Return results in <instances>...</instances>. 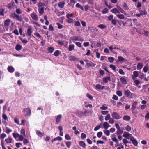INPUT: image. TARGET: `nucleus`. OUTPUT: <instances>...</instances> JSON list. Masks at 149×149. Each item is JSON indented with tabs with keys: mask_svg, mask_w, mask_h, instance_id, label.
Instances as JSON below:
<instances>
[{
	"mask_svg": "<svg viewBox=\"0 0 149 149\" xmlns=\"http://www.w3.org/2000/svg\"><path fill=\"white\" fill-rule=\"evenodd\" d=\"M12 135L15 139L18 138V140L19 141H22L23 140L24 137L22 135H20L17 133H14L12 134Z\"/></svg>",
	"mask_w": 149,
	"mask_h": 149,
	"instance_id": "nucleus-1",
	"label": "nucleus"
},
{
	"mask_svg": "<svg viewBox=\"0 0 149 149\" xmlns=\"http://www.w3.org/2000/svg\"><path fill=\"white\" fill-rule=\"evenodd\" d=\"M111 116L114 118L118 120L121 119L122 117L117 112H113L111 113Z\"/></svg>",
	"mask_w": 149,
	"mask_h": 149,
	"instance_id": "nucleus-2",
	"label": "nucleus"
},
{
	"mask_svg": "<svg viewBox=\"0 0 149 149\" xmlns=\"http://www.w3.org/2000/svg\"><path fill=\"white\" fill-rule=\"evenodd\" d=\"M24 113L26 116H30L31 114V111L29 108H26L24 110Z\"/></svg>",
	"mask_w": 149,
	"mask_h": 149,
	"instance_id": "nucleus-3",
	"label": "nucleus"
},
{
	"mask_svg": "<svg viewBox=\"0 0 149 149\" xmlns=\"http://www.w3.org/2000/svg\"><path fill=\"white\" fill-rule=\"evenodd\" d=\"M123 136L128 139H130L133 136H132V134H129V133L125 131L123 132Z\"/></svg>",
	"mask_w": 149,
	"mask_h": 149,
	"instance_id": "nucleus-4",
	"label": "nucleus"
},
{
	"mask_svg": "<svg viewBox=\"0 0 149 149\" xmlns=\"http://www.w3.org/2000/svg\"><path fill=\"white\" fill-rule=\"evenodd\" d=\"M71 40L74 41H84V39L80 36H74L71 38Z\"/></svg>",
	"mask_w": 149,
	"mask_h": 149,
	"instance_id": "nucleus-5",
	"label": "nucleus"
},
{
	"mask_svg": "<svg viewBox=\"0 0 149 149\" xmlns=\"http://www.w3.org/2000/svg\"><path fill=\"white\" fill-rule=\"evenodd\" d=\"M125 95L127 97H128L130 98H132V93L128 90L125 91L124 93Z\"/></svg>",
	"mask_w": 149,
	"mask_h": 149,
	"instance_id": "nucleus-6",
	"label": "nucleus"
},
{
	"mask_svg": "<svg viewBox=\"0 0 149 149\" xmlns=\"http://www.w3.org/2000/svg\"><path fill=\"white\" fill-rule=\"evenodd\" d=\"M118 10V13H122L124 14L125 15L127 16L128 17H129L127 16V14L126 13V12L125 10L123 9L120 6H117Z\"/></svg>",
	"mask_w": 149,
	"mask_h": 149,
	"instance_id": "nucleus-7",
	"label": "nucleus"
},
{
	"mask_svg": "<svg viewBox=\"0 0 149 149\" xmlns=\"http://www.w3.org/2000/svg\"><path fill=\"white\" fill-rule=\"evenodd\" d=\"M130 140L134 146H137L138 142L134 137H132Z\"/></svg>",
	"mask_w": 149,
	"mask_h": 149,
	"instance_id": "nucleus-8",
	"label": "nucleus"
},
{
	"mask_svg": "<svg viewBox=\"0 0 149 149\" xmlns=\"http://www.w3.org/2000/svg\"><path fill=\"white\" fill-rule=\"evenodd\" d=\"M102 125L103 126V128H104L105 129H107L109 127H111V125H109L107 122H104L102 123Z\"/></svg>",
	"mask_w": 149,
	"mask_h": 149,
	"instance_id": "nucleus-9",
	"label": "nucleus"
},
{
	"mask_svg": "<svg viewBox=\"0 0 149 149\" xmlns=\"http://www.w3.org/2000/svg\"><path fill=\"white\" fill-rule=\"evenodd\" d=\"M139 75L138 72L137 71H134L133 72V74L132 76V78L133 80H135Z\"/></svg>",
	"mask_w": 149,
	"mask_h": 149,
	"instance_id": "nucleus-10",
	"label": "nucleus"
},
{
	"mask_svg": "<svg viewBox=\"0 0 149 149\" xmlns=\"http://www.w3.org/2000/svg\"><path fill=\"white\" fill-rule=\"evenodd\" d=\"M62 117V115L59 114L56 116V121L57 124H58L61 120Z\"/></svg>",
	"mask_w": 149,
	"mask_h": 149,
	"instance_id": "nucleus-11",
	"label": "nucleus"
},
{
	"mask_svg": "<svg viewBox=\"0 0 149 149\" xmlns=\"http://www.w3.org/2000/svg\"><path fill=\"white\" fill-rule=\"evenodd\" d=\"M30 16L34 20L37 21L38 20V15L33 12L30 15Z\"/></svg>",
	"mask_w": 149,
	"mask_h": 149,
	"instance_id": "nucleus-12",
	"label": "nucleus"
},
{
	"mask_svg": "<svg viewBox=\"0 0 149 149\" xmlns=\"http://www.w3.org/2000/svg\"><path fill=\"white\" fill-rule=\"evenodd\" d=\"M13 139L11 137L8 136L7 138L5 139V142L7 144H10L12 143Z\"/></svg>",
	"mask_w": 149,
	"mask_h": 149,
	"instance_id": "nucleus-13",
	"label": "nucleus"
},
{
	"mask_svg": "<svg viewBox=\"0 0 149 149\" xmlns=\"http://www.w3.org/2000/svg\"><path fill=\"white\" fill-rule=\"evenodd\" d=\"M77 116L79 117H81L85 115V113L83 111H77L76 112Z\"/></svg>",
	"mask_w": 149,
	"mask_h": 149,
	"instance_id": "nucleus-14",
	"label": "nucleus"
},
{
	"mask_svg": "<svg viewBox=\"0 0 149 149\" xmlns=\"http://www.w3.org/2000/svg\"><path fill=\"white\" fill-rule=\"evenodd\" d=\"M111 140L117 143H118V140L116 138V135H112L111 136Z\"/></svg>",
	"mask_w": 149,
	"mask_h": 149,
	"instance_id": "nucleus-15",
	"label": "nucleus"
},
{
	"mask_svg": "<svg viewBox=\"0 0 149 149\" xmlns=\"http://www.w3.org/2000/svg\"><path fill=\"white\" fill-rule=\"evenodd\" d=\"M7 70L10 73L13 72L15 71L14 68L12 66H8L7 68Z\"/></svg>",
	"mask_w": 149,
	"mask_h": 149,
	"instance_id": "nucleus-16",
	"label": "nucleus"
},
{
	"mask_svg": "<svg viewBox=\"0 0 149 149\" xmlns=\"http://www.w3.org/2000/svg\"><path fill=\"white\" fill-rule=\"evenodd\" d=\"M104 88V86H102L99 84H97L96 85L95 88L97 90H98L99 89H103Z\"/></svg>",
	"mask_w": 149,
	"mask_h": 149,
	"instance_id": "nucleus-17",
	"label": "nucleus"
},
{
	"mask_svg": "<svg viewBox=\"0 0 149 149\" xmlns=\"http://www.w3.org/2000/svg\"><path fill=\"white\" fill-rule=\"evenodd\" d=\"M143 66V63L139 62V63L137 66V69L139 70H141Z\"/></svg>",
	"mask_w": 149,
	"mask_h": 149,
	"instance_id": "nucleus-18",
	"label": "nucleus"
},
{
	"mask_svg": "<svg viewBox=\"0 0 149 149\" xmlns=\"http://www.w3.org/2000/svg\"><path fill=\"white\" fill-rule=\"evenodd\" d=\"M33 28L32 27H29L27 30V34L29 36H31L32 33V30Z\"/></svg>",
	"mask_w": 149,
	"mask_h": 149,
	"instance_id": "nucleus-19",
	"label": "nucleus"
},
{
	"mask_svg": "<svg viewBox=\"0 0 149 149\" xmlns=\"http://www.w3.org/2000/svg\"><path fill=\"white\" fill-rule=\"evenodd\" d=\"M86 65L88 67H94L96 65L95 64H94L90 61L87 62L86 63Z\"/></svg>",
	"mask_w": 149,
	"mask_h": 149,
	"instance_id": "nucleus-20",
	"label": "nucleus"
},
{
	"mask_svg": "<svg viewBox=\"0 0 149 149\" xmlns=\"http://www.w3.org/2000/svg\"><path fill=\"white\" fill-rule=\"evenodd\" d=\"M11 20L10 19H8L5 20L4 21V25L7 27L10 24Z\"/></svg>",
	"mask_w": 149,
	"mask_h": 149,
	"instance_id": "nucleus-21",
	"label": "nucleus"
},
{
	"mask_svg": "<svg viewBox=\"0 0 149 149\" xmlns=\"http://www.w3.org/2000/svg\"><path fill=\"white\" fill-rule=\"evenodd\" d=\"M36 132L37 134L40 137H42L44 135V133L41 132L40 131L36 130Z\"/></svg>",
	"mask_w": 149,
	"mask_h": 149,
	"instance_id": "nucleus-22",
	"label": "nucleus"
},
{
	"mask_svg": "<svg viewBox=\"0 0 149 149\" xmlns=\"http://www.w3.org/2000/svg\"><path fill=\"white\" fill-rule=\"evenodd\" d=\"M110 79L111 78L109 77H107L103 78V81L105 83L108 82L110 80Z\"/></svg>",
	"mask_w": 149,
	"mask_h": 149,
	"instance_id": "nucleus-23",
	"label": "nucleus"
},
{
	"mask_svg": "<svg viewBox=\"0 0 149 149\" xmlns=\"http://www.w3.org/2000/svg\"><path fill=\"white\" fill-rule=\"evenodd\" d=\"M75 46L74 44H70L69 46L68 50L69 51H71L74 49Z\"/></svg>",
	"mask_w": 149,
	"mask_h": 149,
	"instance_id": "nucleus-24",
	"label": "nucleus"
},
{
	"mask_svg": "<svg viewBox=\"0 0 149 149\" xmlns=\"http://www.w3.org/2000/svg\"><path fill=\"white\" fill-rule=\"evenodd\" d=\"M13 16L17 20L21 21V18L19 15L16 14L15 13H14L13 14Z\"/></svg>",
	"mask_w": 149,
	"mask_h": 149,
	"instance_id": "nucleus-25",
	"label": "nucleus"
},
{
	"mask_svg": "<svg viewBox=\"0 0 149 149\" xmlns=\"http://www.w3.org/2000/svg\"><path fill=\"white\" fill-rule=\"evenodd\" d=\"M79 144L80 146L83 148H85L86 146L85 143L83 141H80L79 142Z\"/></svg>",
	"mask_w": 149,
	"mask_h": 149,
	"instance_id": "nucleus-26",
	"label": "nucleus"
},
{
	"mask_svg": "<svg viewBox=\"0 0 149 149\" xmlns=\"http://www.w3.org/2000/svg\"><path fill=\"white\" fill-rule=\"evenodd\" d=\"M22 48V46L19 44H17L16 45L15 49L17 51H19L21 50Z\"/></svg>",
	"mask_w": 149,
	"mask_h": 149,
	"instance_id": "nucleus-27",
	"label": "nucleus"
},
{
	"mask_svg": "<svg viewBox=\"0 0 149 149\" xmlns=\"http://www.w3.org/2000/svg\"><path fill=\"white\" fill-rule=\"evenodd\" d=\"M44 7H42L40 8H39L38 9V10L40 15H41L44 13Z\"/></svg>",
	"mask_w": 149,
	"mask_h": 149,
	"instance_id": "nucleus-28",
	"label": "nucleus"
},
{
	"mask_svg": "<svg viewBox=\"0 0 149 149\" xmlns=\"http://www.w3.org/2000/svg\"><path fill=\"white\" fill-rule=\"evenodd\" d=\"M123 6L124 9L125 10H128L129 9L128 6L125 3H124L123 4Z\"/></svg>",
	"mask_w": 149,
	"mask_h": 149,
	"instance_id": "nucleus-29",
	"label": "nucleus"
},
{
	"mask_svg": "<svg viewBox=\"0 0 149 149\" xmlns=\"http://www.w3.org/2000/svg\"><path fill=\"white\" fill-rule=\"evenodd\" d=\"M12 132V130L8 127H6L5 129V132L7 134H9Z\"/></svg>",
	"mask_w": 149,
	"mask_h": 149,
	"instance_id": "nucleus-30",
	"label": "nucleus"
},
{
	"mask_svg": "<svg viewBox=\"0 0 149 149\" xmlns=\"http://www.w3.org/2000/svg\"><path fill=\"white\" fill-rule=\"evenodd\" d=\"M111 12L114 14H116V13H118V8H115L111 10Z\"/></svg>",
	"mask_w": 149,
	"mask_h": 149,
	"instance_id": "nucleus-31",
	"label": "nucleus"
},
{
	"mask_svg": "<svg viewBox=\"0 0 149 149\" xmlns=\"http://www.w3.org/2000/svg\"><path fill=\"white\" fill-rule=\"evenodd\" d=\"M137 104V102L136 101H134L133 102L132 106V109L133 110L135 109L136 108V105Z\"/></svg>",
	"mask_w": 149,
	"mask_h": 149,
	"instance_id": "nucleus-32",
	"label": "nucleus"
},
{
	"mask_svg": "<svg viewBox=\"0 0 149 149\" xmlns=\"http://www.w3.org/2000/svg\"><path fill=\"white\" fill-rule=\"evenodd\" d=\"M116 16L120 19H123L125 18V16L122 14H120L116 15Z\"/></svg>",
	"mask_w": 149,
	"mask_h": 149,
	"instance_id": "nucleus-33",
	"label": "nucleus"
},
{
	"mask_svg": "<svg viewBox=\"0 0 149 149\" xmlns=\"http://www.w3.org/2000/svg\"><path fill=\"white\" fill-rule=\"evenodd\" d=\"M123 119L125 120L128 121L130 120V117L126 115L124 116Z\"/></svg>",
	"mask_w": 149,
	"mask_h": 149,
	"instance_id": "nucleus-34",
	"label": "nucleus"
},
{
	"mask_svg": "<svg viewBox=\"0 0 149 149\" xmlns=\"http://www.w3.org/2000/svg\"><path fill=\"white\" fill-rule=\"evenodd\" d=\"M121 82L123 84H126V79L123 77H122L120 78Z\"/></svg>",
	"mask_w": 149,
	"mask_h": 149,
	"instance_id": "nucleus-35",
	"label": "nucleus"
},
{
	"mask_svg": "<svg viewBox=\"0 0 149 149\" xmlns=\"http://www.w3.org/2000/svg\"><path fill=\"white\" fill-rule=\"evenodd\" d=\"M102 123H101L100 125H97L95 127L94 129V130L95 131H96L99 129L100 128H102V127L101 126L102 125Z\"/></svg>",
	"mask_w": 149,
	"mask_h": 149,
	"instance_id": "nucleus-36",
	"label": "nucleus"
},
{
	"mask_svg": "<svg viewBox=\"0 0 149 149\" xmlns=\"http://www.w3.org/2000/svg\"><path fill=\"white\" fill-rule=\"evenodd\" d=\"M21 135H22L24 137L26 135L25 131L24 129H22L20 131Z\"/></svg>",
	"mask_w": 149,
	"mask_h": 149,
	"instance_id": "nucleus-37",
	"label": "nucleus"
},
{
	"mask_svg": "<svg viewBox=\"0 0 149 149\" xmlns=\"http://www.w3.org/2000/svg\"><path fill=\"white\" fill-rule=\"evenodd\" d=\"M75 6L76 7L80 8L82 11H83L84 10L83 6L79 3H77Z\"/></svg>",
	"mask_w": 149,
	"mask_h": 149,
	"instance_id": "nucleus-38",
	"label": "nucleus"
},
{
	"mask_svg": "<svg viewBox=\"0 0 149 149\" xmlns=\"http://www.w3.org/2000/svg\"><path fill=\"white\" fill-rule=\"evenodd\" d=\"M65 5V3L64 2H60L58 4V6L60 8H63V7Z\"/></svg>",
	"mask_w": 149,
	"mask_h": 149,
	"instance_id": "nucleus-39",
	"label": "nucleus"
},
{
	"mask_svg": "<svg viewBox=\"0 0 149 149\" xmlns=\"http://www.w3.org/2000/svg\"><path fill=\"white\" fill-rule=\"evenodd\" d=\"M108 109V107L105 104L103 105L100 107V109L102 110H105Z\"/></svg>",
	"mask_w": 149,
	"mask_h": 149,
	"instance_id": "nucleus-40",
	"label": "nucleus"
},
{
	"mask_svg": "<svg viewBox=\"0 0 149 149\" xmlns=\"http://www.w3.org/2000/svg\"><path fill=\"white\" fill-rule=\"evenodd\" d=\"M98 27L100 29H102L104 28H105L106 27V26L104 24H101L98 25Z\"/></svg>",
	"mask_w": 149,
	"mask_h": 149,
	"instance_id": "nucleus-41",
	"label": "nucleus"
},
{
	"mask_svg": "<svg viewBox=\"0 0 149 149\" xmlns=\"http://www.w3.org/2000/svg\"><path fill=\"white\" fill-rule=\"evenodd\" d=\"M111 116L110 114H107V115L105 116V120L106 121L108 120H109Z\"/></svg>",
	"mask_w": 149,
	"mask_h": 149,
	"instance_id": "nucleus-42",
	"label": "nucleus"
},
{
	"mask_svg": "<svg viewBox=\"0 0 149 149\" xmlns=\"http://www.w3.org/2000/svg\"><path fill=\"white\" fill-rule=\"evenodd\" d=\"M123 132V130L120 129V128L117 130L116 134L118 135L119 134H121Z\"/></svg>",
	"mask_w": 149,
	"mask_h": 149,
	"instance_id": "nucleus-43",
	"label": "nucleus"
},
{
	"mask_svg": "<svg viewBox=\"0 0 149 149\" xmlns=\"http://www.w3.org/2000/svg\"><path fill=\"white\" fill-rule=\"evenodd\" d=\"M14 121L15 123H17V124L19 125H20L19 119L16 118H14Z\"/></svg>",
	"mask_w": 149,
	"mask_h": 149,
	"instance_id": "nucleus-44",
	"label": "nucleus"
},
{
	"mask_svg": "<svg viewBox=\"0 0 149 149\" xmlns=\"http://www.w3.org/2000/svg\"><path fill=\"white\" fill-rule=\"evenodd\" d=\"M48 50L49 53H52L54 51V48L52 47H49L48 48Z\"/></svg>",
	"mask_w": 149,
	"mask_h": 149,
	"instance_id": "nucleus-45",
	"label": "nucleus"
},
{
	"mask_svg": "<svg viewBox=\"0 0 149 149\" xmlns=\"http://www.w3.org/2000/svg\"><path fill=\"white\" fill-rule=\"evenodd\" d=\"M108 59L110 63H113V61L115 59V58L113 57H108Z\"/></svg>",
	"mask_w": 149,
	"mask_h": 149,
	"instance_id": "nucleus-46",
	"label": "nucleus"
},
{
	"mask_svg": "<svg viewBox=\"0 0 149 149\" xmlns=\"http://www.w3.org/2000/svg\"><path fill=\"white\" fill-rule=\"evenodd\" d=\"M125 130L126 131L130 132L131 130V127L129 125H127L125 127Z\"/></svg>",
	"mask_w": 149,
	"mask_h": 149,
	"instance_id": "nucleus-47",
	"label": "nucleus"
},
{
	"mask_svg": "<svg viewBox=\"0 0 149 149\" xmlns=\"http://www.w3.org/2000/svg\"><path fill=\"white\" fill-rule=\"evenodd\" d=\"M86 96L90 100H91L93 99V96L88 93H87L86 94Z\"/></svg>",
	"mask_w": 149,
	"mask_h": 149,
	"instance_id": "nucleus-48",
	"label": "nucleus"
},
{
	"mask_svg": "<svg viewBox=\"0 0 149 149\" xmlns=\"http://www.w3.org/2000/svg\"><path fill=\"white\" fill-rule=\"evenodd\" d=\"M65 143L68 148H70L71 145V142L70 141H68L66 142Z\"/></svg>",
	"mask_w": 149,
	"mask_h": 149,
	"instance_id": "nucleus-49",
	"label": "nucleus"
},
{
	"mask_svg": "<svg viewBox=\"0 0 149 149\" xmlns=\"http://www.w3.org/2000/svg\"><path fill=\"white\" fill-rule=\"evenodd\" d=\"M20 39L22 41V42L24 44H26L28 42V41L26 39H22L21 38H20Z\"/></svg>",
	"mask_w": 149,
	"mask_h": 149,
	"instance_id": "nucleus-50",
	"label": "nucleus"
},
{
	"mask_svg": "<svg viewBox=\"0 0 149 149\" xmlns=\"http://www.w3.org/2000/svg\"><path fill=\"white\" fill-rule=\"evenodd\" d=\"M45 4L42 2H40L38 4V7H44Z\"/></svg>",
	"mask_w": 149,
	"mask_h": 149,
	"instance_id": "nucleus-51",
	"label": "nucleus"
},
{
	"mask_svg": "<svg viewBox=\"0 0 149 149\" xmlns=\"http://www.w3.org/2000/svg\"><path fill=\"white\" fill-rule=\"evenodd\" d=\"M118 60L119 62H122L125 60V59L122 57L119 56L118 57Z\"/></svg>",
	"mask_w": 149,
	"mask_h": 149,
	"instance_id": "nucleus-52",
	"label": "nucleus"
},
{
	"mask_svg": "<svg viewBox=\"0 0 149 149\" xmlns=\"http://www.w3.org/2000/svg\"><path fill=\"white\" fill-rule=\"evenodd\" d=\"M59 54V51L58 50L56 51L54 53V55L56 56H58Z\"/></svg>",
	"mask_w": 149,
	"mask_h": 149,
	"instance_id": "nucleus-53",
	"label": "nucleus"
},
{
	"mask_svg": "<svg viewBox=\"0 0 149 149\" xmlns=\"http://www.w3.org/2000/svg\"><path fill=\"white\" fill-rule=\"evenodd\" d=\"M109 113L108 111H101V113L103 115H107Z\"/></svg>",
	"mask_w": 149,
	"mask_h": 149,
	"instance_id": "nucleus-54",
	"label": "nucleus"
},
{
	"mask_svg": "<svg viewBox=\"0 0 149 149\" xmlns=\"http://www.w3.org/2000/svg\"><path fill=\"white\" fill-rule=\"evenodd\" d=\"M116 94L120 97H121L122 95V92L120 91H117Z\"/></svg>",
	"mask_w": 149,
	"mask_h": 149,
	"instance_id": "nucleus-55",
	"label": "nucleus"
},
{
	"mask_svg": "<svg viewBox=\"0 0 149 149\" xmlns=\"http://www.w3.org/2000/svg\"><path fill=\"white\" fill-rule=\"evenodd\" d=\"M108 12V9L107 8H105L102 10V13L103 14H105L107 13Z\"/></svg>",
	"mask_w": 149,
	"mask_h": 149,
	"instance_id": "nucleus-56",
	"label": "nucleus"
},
{
	"mask_svg": "<svg viewBox=\"0 0 149 149\" xmlns=\"http://www.w3.org/2000/svg\"><path fill=\"white\" fill-rule=\"evenodd\" d=\"M2 118L5 120H8V118L6 114H4V113L2 115Z\"/></svg>",
	"mask_w": 149,
	"mask_h": 149,
	"instance_id": "nucleus-57",
	"label": "nucleus"
},
{
	"mask_svg": "<svg viewBox=\"0 0 149 149\" xmlns=\"http://www.w3.org/2000/svg\"><path fill=\"white\" fill-rule=\"evenodd\" d=\"M104 133L107 136L110 135V132L109 130H106L103 131Z\"/></svg>",
	"mask_w": 149,
	"mask_h": 149,
	"instance_id": "nucleus-58",
	"label": "nucleus"
},
{
	"mask_svg": "<svg viewBox=\"0 0 149 149\" xmlns=\"http://www.w3.org/2000/svg\"><path fill=\"white\" fill-rule=\"evenodd\" d=\"M68 19L67 21V22L69 23H72L73 22V20L72 19L69 18H68Z\"/></svg>",
	"mask_w": 149,
	"mask_h": 149,
	"instance_id": "nucleus-59",
	"label": "nucleus"
},
{
	"mask_svg": "<svg viewBox=\"0 0 149 149\" xmlns=\"http://www.w3.org/2000/svg\"><path fill=\"white\" fill-rule=\"evenodd\" d=\"M110 67L112 69V70L115 72L116 71V68L115 66L112 65H110Z\"/></svg>",
	"mask_w": 149,
	"mask_h": 149,
	"instance_id": "nucleus-60",
	"label": "nucleus"
},
{
	"mask_svg": "<svg viewBox=\"0 0 149 149\" xmlns=\"http://www.w3.org/2000/svg\"><path fill=\"white\" fill-rule=\"evenodd\" d=\"M65 139L67 140H70L71 139V138L70 135L68 134H66L65 136Z\"/></svg>",
	"mask_w": 149,
	"mask_h": 149,
	"instance_id": "nucleus-61",
	"label": "nucleus"
},
{
	"mask_svg": "<svg viewBox=\"0 0 149 149\" xmlns=\"http://www.w3.org/2000/svg\"><path fill=\"white\" fill-rule=\"evenodd\" d=\"M102 134V132H98L97 134V136L99 138H100L101 137Z\"/></svg>",
	"mask_w": 149,
	"mask_h": 149,
	"instance_id": "nucleus-62",
	"label": "nucleus"
},
{
	"mask_svg": "<svg viewBox=\"0 0 149 149\" xmlns=\"http://www.w3.org/2000/svg\"><path fill=\"white\" fill-rule=\"evenodd\" d=\"M6 135L4 133H3L1 135V139H3L6 137Z\"/></svg>",
	"mask_w": 149,
	"mask_h": 149,
	"instance_id": "nucleus-63",
	"label": "nucleus"
},
{
	"mask_svg": "<svg viewBox=\"0 0 149 149\" xmlns=\"http://www.w3.org/2000/svg\"><path fill=\"white\" fill-rule=\"evenodd\" d=\"M76 45L79 47H81V45L82 43L79 42H75Z\"/></svg>",
	"mask_w": 149,
	"mask_h": 149,
	"instance_id": "nucleus-64",
	"label": "nucleus"
}]
</instances>
